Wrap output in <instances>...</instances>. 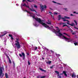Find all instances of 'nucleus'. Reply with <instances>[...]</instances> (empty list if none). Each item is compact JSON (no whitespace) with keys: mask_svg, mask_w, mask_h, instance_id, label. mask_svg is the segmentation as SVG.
<instances>
[{"mask_svg":"<svg viewBox=\"0 0 78 78\" xmlns=\"http://www.w3.org/2000/svg\"><path fill=\"white\" fill-rule=\"evenodd\" d=\"M55 28L56 30L55 29H53V31L55 33L57 36H59V37H60V39H64L66 41H67V42H70L72 41V40H73L72 39L67 38L66 37L64 36L62 34L60 33V30H59V29L58 27H55Z\"/></svg>","mask_w":78,"mask_h":78,"instance_id":"1","label":"nucleus"},{"mask_svg":"<svg viewBox=\"0 0 78 78\" xmlns=\"http://www.w3.org/2000/svg\"><path fill=\"white\" fill-rule=\"evenodd\" d=\"M69 25H70V26H71L72 27H73V26H74L75 25V24L74 23H72V24H69Z\"/></svg>","mask_w":78,"mask_h":78,"instance_id":"17","label":"nucleus"},{"mask_svg":"<svg viewBox=\"0 0 78 78\" xmlns=\"http://www.w3.org/2000/svg\"><path fill=\"white\" fill-rule=\"evenodd\" d=\"M65 20H66V19H70V17H68L67 16H65L64 18H63Z\"/></svg>","mask_w":78,"mask_h":78,"instance_id":"13","label":"nucleus"},{"mask_svg":"<svg viewBox=\"0 0 78 78\" xmlns=\"http://www.w3.org/2000/svg\"><path fill=\"white\" fill-rule=\"evenodd\" d=\"M41 9L42 11H43L44 10V9H47V6L46 5H40Z\"/></svg>","mask_w":78,"mask_h":78,"instance_id":"5","label":"nucleus"},{"mask_svg":"<svg viewBox=\"0 0 78 78\" xmlns=\"http://www.w3.org/2000/svg\"><path fill=\"white\" fill-rule=\"evenodd\" d=\"M64 9H65V11H67V9H66V8H65Z\"/></svg>","mask_w":78,"mask_h":78,"instance_id":"35","label":"nucleus"},{"mask_svg":"<svg viewBox=\"0 0 78 78\" xmlns=\"http://www.w3.org/2000/svg\"><path fill=\"white\" fill-rule=\"evenodd\" d=\"M1 33H2V34H4L2 35L1 36H5V35H6V34H7V32L5 31H4L3 32H1Z\"/></svg>","mask_w":78,"mask_h":78,"instance_id":"8","label":"nucleus"},{"mask_svg":"<svg viewBox=\"0 0 78 78\" xmlns=\"http://www.w3.org/2000/svg\"><path fill=\"white\" fill-rule=\"evenodd\" d=\"M16 6H19V4H16Z\"/></svg>","mask_w":78,"mask_h":78,"instance_id":"45","label":"nucleus"},{"mask_svg":"<svg viewBox=\"0 0 78 78\" xmlns=\"http://www.w3.org/2000/svg\"><path fill=\"white\" fill-rule=\"evenodd\" d=\"M72 78H75L76 77V75L74 73H73L72 75Z\"/></svg>","mask_w":78,"mask_h":78,"instance_id":"11","label":"nucleus"},{"mask_svg":"<svg viewBox=\"0 0 78 78\" xmlns=\"http://www.w3.org/2000/svg\"><path fill=\"white\" fill-rule=\"evenodd\" d=\"M55 72L56 73H57V74H59V72H58V71H55Z\"/></svg>","mask_w":78,"mask_h":78,"instance_id":"28","label":"nucleus"},{"mask_svg":"<svg viewBox=\"0 0 78 78\" xmlns=\"http://www.w3.org/2000/svg\"><path fill=\"white\" fill-rule=\"evenodd\" d=\"M76 34V32H74L72 33V34Z\"/></svg>","mask_w":78,"mask_h":78,"instance_id":"30","label":"nucleus"},{"mask_svg":"<svg viewBox=\"0 0 78 78\" xmlns=\"http://www.w3.org/2000/svg\"><path fill=\"white\" fill-rule=\"evenodd\" d=\"M63 73H64L65 76L66 77H67V73H66V71H63Z\"/></svg>","mask_w":78,"mask_h":78,"instance_id":"9","label":"nucleus"},{"mask_svg":"<svg viewBox=\"0 0 78 78\" xmlns=\"http://www.w3.org/2000/svg\"><path fill=\"white\" fill-rule=\"evenodd\" d=\"M27 1L28 2H31V1H30V0H27Z\"/></svg>","mask_w":78,"mask_h":78,"instance_id":"42","label":"nucleus"},{"mask_svg":"<svg viewBox=\"0 0 78 78\" xmlns=\"http://www.w3.org/2000/svg\"><path fill=\"white\" fill-rule=\"evenodd\" d=\"M28 65H30V61H28Z\"/></svg>","mask_w":78,"mask_h":78,"instance_id":"32","label":"nucleus"},{"mask_svg":"<svg viewBox=\"0 0 78 78\" xmlns=\"http://www.w3.org/2000/svg\"><path fill=\"white\" fill-rule=\"evenodd\" d=\"M62 19H63V20L64 22H65V21H67V23L68 25H69V24H70V23H70V21H69L66 20L64 18H62Z\"/></svg>","mask_w":78,"mask_h":78,"instance_id":"7","label":"nucleus"},{"mask_svg":"<svg viewBox=\"0 0 78 78\" xmlns=\"http://www.w3.org/2000/svg\"><path fill=\"white\" fill-rule=\"evenodd\" d=\"M47 23H48V24H49V25H51V22L50 20H48V22H47Z\"/></svg>","mask_w":78,"mask_h":78,"instance_id":"16","label":"nucleus"},{"mask_svg":"<svg viewBox=\"0 0 78 78\" xmlns=\"http://www.w3.org/2000/svg\"><path fill=\"white\" fill-rule=\"evenodd\" d=\"M14 64V65H15V64H14V63H13Z\"/></svg>","mask_w":78,"mask_h":78,"instance_id":"53","label":"nucleus"},{"mask_svg":"<svg viewBox=\"0 0 78 78\" xmlns=\"http://www.w3.org/2000/svg\"><path fill=\"white\" fill-rule=\"evenodd\" d=\"M25 0H23V2H25Z\"/></svg>","mask_w":78,"mask_h":78,"instance_id":"46","label":"nucleus"},{"mask_svg":"<svg viewBox=\"0 0 78 78\" xmlns=\"http://www.w3.org/2000/svg\"><path fill=\"white\" fill-rule=\"evenodd\" d=\"M24 78H26V77H25Z\"/></svg>","mask_w":78,"mask_h":78,"instance_id":"57","label":"nucleus"},{"mask_svg":"<svg viewBox=\"0 0 78 78\" xmlns=\"http://www.w3.org/2000/svg\"><path fill=\"white\" fill-rule=\"evenodd\" d=\"M54 14L55 15H56V14H57V13L56 12H54Z\"/></svg>","mask_w":78,"mask_h":78,"instance_id":"34","label":"nucleus"},{"mask_svg":"<svg viewBox=\"0 0 78 78\" xmlns=\"http://www.w3.org/2000/svg\"><path fill=\"white\" fill-rule=\"evenodd\" d=\"M23 6H24L25 7H27V8H29L30 9V10H31V11H35V12H36V11H35V10L34 9H31V8H30L29 7V6H28V5H27L25 4H24V5H23Z\"/></svg>","mask_w":78,"mask_h":78,"instance_id":"6","label":"nucleus"},{"mask_svg":"<svg viewBox=\"0 0 78 78\" xmlns=\"http://www.w3.org/2000/svg\"><path fill=\"white\" fill-rule=\"evenodd\" d=\"M33 6L34 7V8H37V6L35 5H31V7L32 8H33Z\"/></svg>","mask_w":78,"mask_h":78,"instance_id":"10","label":"nucleus"},{"mask_svg":"<svg viewBox=\"0 0 78 78\" xmlns=\"http://www.w3.org/2000/svg\"><path fill=\"white\" fill-rule=\"evenodd\" d=\"M34 25L35 26V27H38L39 26V25L37 24V23H35L34 24Z\"/></svg>","mask_w":78,"mask_h":78,"instance_id":"14","label":"nucleus"},{"mask_svg":"<svg viewBox=\"0 0 78 78\" xmlns=\"http://www.w3.org/2000/svg\"><path fill=\"white\" fill-rule=\"evenodd\" d=\"M77 78H78V75H77Z\"/></svg>","mask_w":78,"mask_h":78,"instance_id":"50","label":"nucleus"},{"mask_svg":"<svg viewBox=\"0 0 78 78\" xmlns=\"http://www.w3.org/2000/svg\"><path fill=\"white\" fill-rule=\"evenodd\" d=\"M51 62V61H48V62H46V63L48 64H50Z\"/></svg>","mask_w":78,"mask_h":78,"instance_id":"12","label":"nucleus"},{"mask_svg":"<svg viewBox=\"0 0 78 78\" xmlns=\"http://www.w3.org/2000/svg\"><path fill=\"white\" fill-rule=\"evenodd\" d=\"M21 54H22V55L23 56V59H25V54H24V53L22 52L21 53Z\"/></svg>","mask_w":78,"mask_h":78,"instance_id":"15","label":"nucleus"},{"mask_svg":"<svg viewBox=\"0 0 78 78\" xmlns=\"http://www.w3.org/2000/svg\"><path fill=\"white\" fill-rule=\"evenodd\" d=\"M7 58H9V57H7Z\"/></svg>","mask_w":78,"mask_h":78,"instance_id":"56","label":"nucleus"},{"mask_svg":"<svg viewBox=\"0 0 78 78\" xmlns=\"http://www.w3.org/2000/svg\"><path fill=\"white\" fill-rule=\"evenodd\" d=\"M4 50V48H1V50H2V51H3V50Z\"/></svg>","mask_w":78,"mask_h":78,"instance_id":"38","label":"nucleus"},{"mask_svg":"<svg viewBox=\"0 0 78 78\" xmlns=\"http://www.w3.org/2000/svg\"><path fill=\"white\" fill-rule=\"evenodd\" d=\"M19 55L20 56V57H22V55L20 54H19Z\"/></svg>","mask_w":78,"mask_h":78,"instance_id":"33","label":"nucleus"},{"mask_svg":"<svg viewBox=\"0 0 78 78\" xmlns=\"http://www.w3.org/2000/svg\"><path fill=\"white\" fill-rule=\"evenodd\" d=\"M53 66H52L50 67V69H52V68H53Z\"/></svg>","mask_w":78,"mask_h":78,"instance_id":"37","label":"nucleus"},{"mask_svg":"<svg viewBox=\"0 0 78 78\" xmlns=\"http://www.w3.org/2000/svg\"><path fill=\"white\" fill-rule=\"evenodd\" d=\"M58 78H61V76L60 75H58Z\"/></svg>","mask_w":78,"mask_h":78,"instance_id":"25","label":"nucleus"},{"mask_svg":"<svg viewBox=\"0 0 78 78\" xmlns=\"http://www.w3.org/2000/svg\"><path fill=\"white\" fill-rule=\"evenodd\" d=\"M63 34H65L66 36H68V37H70V36L69 35H68V34H67L64 33Z\"/></svg>","mask_w":78,"mask_h":78,"instance_id":"21","label":"nucleus"},{"mask_svg":"<svg viewBox=\"0 0 78 78\" xmlns=\"http://www.w3.org/2000/svg\"><path fill=\"white\" fill-rule=\"evenodd\" d=\"M42 59H44V58H42Z\"/></svg>","mask_w":78,"mask_h":78,"instance_id":"51","label":"nucleus"},{"mask_svg":"<svg viewBox=\"0 0 78 78\" xmlns=\"http://www.w3.org/2000/svg\"><path fill=\"white\" fill-rule=\"evenodd\" d=\"M37 16H40V15H37Z\"/></svg>","mask_w":78,"mask_h":78,"instance_id":"52","label":"nucleus"},{"mask_svg":"<svg viewBox=\"0 0 78 78\" xmlns=\"http://www.w3.org/2000/svg\"><path fill=\"white\" fill-rule=\"evenodd\" d=\"M66 23H62V24H65Z\"/></svg>","mask_w":78,"mask_h":78,"instance_id":"48","label":"nucleus"},{"mask_svg":"<svg viewBox=\"0 0 78 78\" xmlns=\"http://www.w3.org/2000/svg\"><path fill=\"white\" fill-rule=\"evenodd\" d=\"M70 16H73V14H71Z\"/></svg>","mask_w":78,"mask_h":78,"instance_id":"44","label":"nucleus"},{"mask_svg":"<svg viewBox=\"0 0 78 78\" xmlns=\"http://www.w3.org/2000/svg\"><path fill=\"white\" fill-rule=\"evenodd\" d=\"M52 17H53V16H52V15H51Z\"/></svg>","mask_w":78,"mask_h":78,"instance_id":"54","label":"nucleus"},{"mask_svg":"<svg viewBox=\"0 0 78 78\" xmlns=\"http://www.w3.org/2000/svg\"><path fill=\"white\" fill-rule=\"evenodd\" d=\"M49 13H50V14H51V12H50Z\"/></svg>","mask_w":78,"mask_h":78,"instance_id":"49","label":"nucleus"},{"mask_svg":"<svg viewBox=\"0 0 78 78\" xmlns=\"http://www.w3.org/2000/svg\"><path fill=\"white\" fill-rule=\"evenodd\" d=\"M19 39L16 38V41L15 42V45L17 46V48L19 49L20 48V43L19 42Z\"/></svg>","mask_w":78,"mask_h":78,"instance_id":"3","label":"nucleus"},{"mask_svg":"<svg viewBox=\"0 0 78 78\" xmlns=\"http://www.w3.org/2000/svg\"><path fill=\"white\" fill-rule=\"evenodd\" d=\"M9 63L11 64V60L9 58Z\"/></svg>","mask_w":78,"mask_h":78,"instance_id":"24","label":"nucleus"},{"mask_svg":"<svg viewBox=\"0 0 78 78\" xmlns=\"http://www.w3.org/2000/svg\"><path fill=\"white\" fill-rule=\"evenodd\" d=\"M58 4H59V5H60V4H59V3H58Z\"/></svg>","mask_w":78,"mask_h":78,"instance_id":"55","label":"nucleus"},{"mask_svg":"<svg viewBox=\"0 0 78 78\" xmlns=\"http://www.w3.org/2000/svg\"><path fill=\"white\" fill-rule=\"evenodd\" d=\"M74 44L75 45H77V44H78V42H75V41H74Z\"/></svg>","mask_w":78,"mask_h":78,"instance_id":"18","label":"nucleus"},{"mask_svg":"<svg viewBox=\"0 0 78 78\" xmlns=\"http://www.w3.org/2000/svg\"><path fill=\"white\" fill-rule=\"evenodd\" d=\"M70 30L71 31V32H73V30L72 29H70Z\"/></svg>","mask_w":78,"mask_h":78,"instance_id":"40","label":"nucleus"},{"mask_svg":"<svg viewBox=\"0 0 78 78\" xmlns=\"http://www.w3.org/2000/svg\"><path fill=\"white\" fill-rule=\"evenodd\" d=\"M52 2H53V3H56V2L55 1H53Z\"/></svg>","mask_w":78,"mask_h":78,"instance_id":"41","label":"nucleus"},{"mask_svg":"<svg viewBox=\"0 0 78 78\" xmlns=\"http://www.w3.org/2000/svg\"><path fill=\"white\" fill-rule=\"evenodd\" d=\"M34 48L35 50H37V47H35Z\"/></svg>","mask_w":78,"mask_h":78,"instance_id":"27","label":"nucleus"},{"mask_svg":"<svg viewBox=\"0 0 78 78\" xmlns=\"http://www.w3.org/2000/svg\"><path fill=\"white\" fill-rule=\"evenodd\" d=\"M73 13H74V14L75 13L76 14H78V12H73Z\"/></svg>","mask_w":78,"mask_h":78,"instance_id":"31","label":"nucleus"},{"mask_svg":"<svg viewBox=\"0 0 78 78\" xmlns=\"http://www.w3.org/2000/svg\"><path fill=\"white\" fill-rule=\"evenodd\" d=\"M9 36H10V37H11V39H12V40H13V37H12V35H11L9 34Z\"/></svg>","mask_w":78,"mask_h":78,"instance_id":"19","label":"nucleus"},{"mask_svg":"<svg viewBox=\"0 0 78 78\" xmlns=\"http://www.w3.org/2000/svg\"><path fill=\"white\" fill-rule=\"evenodd\" d=\"M61 19V16L60 15H59L58 16V20H60V19Z\"/></svg>","mask_w":78,"mask_h":78,"instance_id":"23","label":"nucleus"},{"mask_svg":"<svg viewBox=\"0 0 78 78\" xmlns=\"http://www.w3.org/2000/svg\"><path fill=\"white\" fill-rule=\"evenodd\" d=\"M27 4H28V3H27Z\"/></svg>","mask_w":78,"mask_h":78,"instance_id":"58","label":"nucleus"},{"mask_svg":"<svg viewBox=\"0 0 78 78\" xmlns=\"http://www.w3.org/2000/svg\"><path fill=\"white\" fill-rule=\"evenodd\" d=\"M40 77H40V76H37V78H40Z\"/></svg>","mask_w":78,"mask_h":78,"instance_id":"43","label":"nucleus"},{"mask_svg":"<svg viewBox=\"0 0 78 78\" xmlns=\"http://www.w3.org/2000/svg\"><path fill=\"white\" fill-rule=\"evenodd\" d=\"M46 77V76H41L40 77V78H44Z\"/></svg>","mask_w":78,"mask_h":78,"instance_id":"22","label":"nucleus"},{"mask_svg":"<svg viewBox=\"0 0 78 78\" xmlns=\"http://www.w3.org/2000/svg\"><path fill=\"white\" fill-rule=\"evenodd\" d=\"M5 77H6V78H8V74H7V73H5Z\"/></svg>","mask_w":78,"mask_h":78,"instance_id":"20","label":"nucleus"},{"mask_svg":"<svg viewBox=\"0 0 78 78\" xmlns=\"http://www.w3.org/2000/svg\"><path fill=\"white\" fill-rule=\"evenodd\" d=\"M26 12L29 14V16H32L33 19H35V20H36V21L38 22L39 23H40L42 24L44 26V27H45V28H48V29L53 28V27L51 26L50 27H49L45 23H44V21L41 20L40 18H35V16H33L32 15H34V14L31 13L29 11H27V10H26Z\"/></svg>","mask_w":78,"mask_h":78,"instance_id":"2","label":"nucleus"},{"mask_svg":"<svg viewBox=\"0 0 78 78\" xmlns=\"http://www.w3.org/2000/svg\"><path fill=\"white\" fill-rule=\"evenodd\" d=\"M40 70H41V71H43V72H45V70L42 69H40Z\"/></svg>","mask_w":78,"mask_h":78,"instance_id":"29","label":"nucleus"},{"mask_svg":"<svg viewBox=\"0 0 78 78\" xmlns=\"http://www.w3.org/2000/svg\"><path fill=\"white\" fill-rule=\"evenodd\" d=\"M66 26H67V25H63V27H66Z\"/></svg>","mask_w":78,"mask_h":78,"instance_id":"36","label":"nucleus"},{"mask_svg":"<svg viewBox=\"0 0 78 78\" xmlns=\"http://www.w3.org/2000/svg\"><path fill=\"white\" fill-rule=\"evenodd\" d=\"M74 28H75V29H76V30H78V28H76V27H74Z\"/></svg>","mask_w":78,"mask_h":78,"instance_id":"39","label":"nucleus"},{"mask_svg":"<svg viewBox=\"0 0 78 78\" xmlns=\"http://www.w3.org/2000/svg\"><path fill=\"white\" fill-rule=\"evenodd\" d=\"M74 22L75 23L76 25H77V22H76V21L75 20H74Z\"/></svg>","mask_w":78,"mask_h":78,"instance_id":"26","label":"nucleus"},{"mask_svg":"<svg viewBox=\"0 0 78 78\" xmlns=\"http://www.w3.org/2000/svg\"><path fill=\"white\" fill-rule=\"evenodd\" d=\"M27 55H29V54H28V53H27Z\"/></svg>","mask_w":78,"mask_h":78,"instance_id":"47","label":"nucleus"},{"mask_svg":"<svg viewBox=\"0 0 78 78\" xmlns=\"http://www.w3.org/2000/svg\"><path fill=\"white\" fill-rule=\"evenodd\" d=\"M3 70H4V68L3 67H0V77L3 76Z\"/></svg>","mask_w":78,"mask_h":78,"instance_id":"4","label":"nucleus"}]
</instances>
